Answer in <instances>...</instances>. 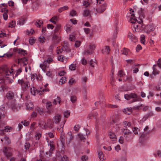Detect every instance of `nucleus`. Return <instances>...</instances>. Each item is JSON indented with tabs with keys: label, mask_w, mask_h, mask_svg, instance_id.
I'll return each instance as SVG.
<instances>
[{
	"label": "nucleus",
	"mask_w": 161,
	"mask_h": 161,
	"mask_svg": "<svg viewBox=\"0 0 161 161\" xmlns=\"http://www.w3.org/2000/svg\"><path fill=\"white\" fill-rule=\"evenodd\" d=\"M139 14V18L140 19V21H138L135 17L134 14L133 13L131 14V17L130 18V21L131 23L134 24L133 25V30L134 32H140L143 30L145 27V25L142 24V19L144 18V15L143 13V10L141 8L138 11Z\"/></svg>",
	"instance_id": "f257e3e1"
},
{
	"label": "nucleus",
	"mask_w": 161,
	"mask_h": 161,
	"mask_svg": "<svg viewBox=\"0 0 161 161\" xmlns=\"http://www.w3.org/2000/svg\"><path fill=\"white\" fill-rule=\"evenodd\" d=\"M61 26L60 25H57L54 30V33L52 35L53 41L55 42L59 43L61 40L60 34L61 32Z\"/></svg>",
	"instance_id": "f03ea898"
},
{
	"label": "nucleus",
	"mask_w": 161,
	"mask_h": 161,
	"mask_svg": "<svg viewBox=\"0 0 161 161\" xmlns=\"http://www.w3.org/2000/svg\"><path fill=\"white\" fill-rule=\"evenodd\" d=\"M61 119V117L60 115L57 114L55 115L53 118L52 120V123L51 122V120L49 119L47 120V124L44 125V127L45 129H46L47 127L49 128H52L53 126V123L57 124L60 121Z\"/></svg>",
	"instance_id": "7ed1b4c3"
},
{
	"label": "nucleus",
	"mask_w": 161,
	"mask_h": 161,
	"mask_svg": "<svg viewBox=\"0 0 161 161\" xmlns=\"http://www.w3.org/2000/svg\"><path fill=\"white\" fill-rule=\"evenodd\" d=\"M124 97L127 100H129L131 98H132L133 99L130 102V103L137 101H141L142 100L140 97H138L137 95L135 93H131L129 94H125L124 95Z\"/></svg>",
	"instance_id": "20e7f679"
},
{
	"label": "nucleus",
	"mask_w": 161,
	"mask_h": 161,
	"mask_svg": "<svg viewBox=\"0 0 161 161\" xmlns=\"http://www.w3.org/2000/svg\"><path fill=\"white\" fill-rule=\"evenodd\" d=\"M18 84L21 86L22 89L23 90H27L30 86L29 82L23 79L18 80Z\"/></svg>",
	"instance_id": "39448f33"
},
{
	"label": "nucleus",
	"mask_w": 161,
	"mask_h": 161,
	"mask_svg": "<svg viewBox=\"0 0 161 161\" xmlns=\"http://www.w3.org/2000/svg\"><path fill=\"white\" fill-rule=\"evenodd\" d=\"M53 61V59L52 58H48L47 60H45L43 62V64H41V68L42 70L45 72L46 69L48 67L49 64Z\"/></svg>",
	"instance_id": "423d86ee"
},
{
	"label": "nucleus",
	"mask_w": 161,
	"mask_h": 161,
	"mask_svg": "<svg viewBox=\"0 0 161 161\" xmlns=\"http://www.w3.org/2000/svg\"><path fill=\"white\" fill-rule=\"evenodd\" d=\"M96 46L94 44H90L87 49L83 53L84 55H86L87 53V54L90 55L93 53V51L94 50Z\"/></svg>",
	"instance_id": "0eeeda50"
},
{
	"label": "nucleus",
	"mask_w": 161,
	"mask_h": 161,
	"mask_svg": "<svg viewBox=\"0 0 161 161\" xmlns=\"http://www.w3.org/2000/svg\"><path fill=\"white\" fill-rule=\"evenodd\" d=\"M74 137V134L71 132H69L66 135V143L67 144H69L70 142L73 140Z\"/></svg>",
	"instance_id": "6e6552de"
},
{
	"label": "nucleus",
	"mask_w": 161,
	"mask_h": 161,
	"mask_svg": "<svg viewBox=\"0 0 161 161\" xmlns=\"http://www.w3.org/2000/svg\"><path fill=\"white\" fill-rule=\"evenodd\" d=\"M12 149L9 147H4V148L3 152L8 158H9L12 156L11 153Z\"/></svg>",
	"instance_id": "1a4fd4ad"
},
{
	"label": "nucleus",
	"mask_w": 161,
	"mask_h": 161,
	"mask_svg": "<svg viewBox=\"0 0 161 161\" xmlns=\"http://www.w3.org/2000/svg\"><path fill=\"white\" fill-rule=\"evenodd\" d=\"M148 107L147 106H145L142 104H140L139 105L135 106L133 108L135 110L142 109L143 111H146L148 109Z\"/></svg>",
	"instance_id": "9d476101"
},
{
	"label": "nucleus",
	"mask_w": 161,
	"mask_h": 161,
	"mask_svg": "<svg viewBox=\"0 0 161 161\" xmlns=\"http://www.w3.org/2000/svg\"><path fill=\"white\" fill-rule=\"evenodd\" d=\"M128 37L131 41L134 42H136L137 41V37L130 32H129L128 35Z\"/></svg>",
	"instance_id": "9b49d317"
},
{
	"label": "nucleus",
	"mask_w": 161,
	"mask_h": 161,
	"mask_svg": "<svg viewBox=\"0 0 161 161\" xmlns=\"http://www.w3.org/2000/svg\"><path fill=\"white\" fill-rule=\"evenodd\" d=\"M1 12H4L3 14V18L4 20H6L8 18V10L6 8H3L1 9Z\"/></svg>",
	"instance_id": "f8f14e48"
},
{
	"label": "nucleus",
	"mask_w": 161,
	"mask_h": 161,
	"mask_svg": "<svg viewBox=\"0 0 161 161\" xmlns=\"http://www.w3.org/2000/svg\"><path fill=\"white\" fill-rule=\"evenodd\" d=\"M4 73L6 75H9L11 74H12L13 73V69L11 68L9 69L6 66H5L4 69Z\"/></svg>",
	"instance_id": "ddd939ff"
},
{
	"label": "nucleus",
	"mask_w": 161,
	"mask_h": 161,
	"mask_svg": "<svg viewBox=\"0 0 161 161\" xmlns=\"http://www.w3.org/2000/svg\"><path fill=\"white\" fill-rule=\"evenodd\" d=\"M123 132L124 137L126 138L129 137L131 135V132L128 129H124L123 130Z\"/></svg>",
	"instance_id": "4468645a"
},
{
	"label": "nucleus",
	"mask_w": 161,
	"mask_h": 161,
	"mask_svg": "<svg viewBox=\"0 0 161 161\" xmlns=\"http://www.w3.org/2000/svg\"><path fill=\"white\" fill-rule=\"evenodd\" d=\"M107 4H104L101 5L98 9L97 12L99 13H102L106 9Z\"/></svg>",
	"instance_id": "2eb2a0df"
},
{
	"label": "nucleus",
	"mask_w": 161,
	"mask_h": 161,
	"mask_svg": "<svg viewBox=\"0 0 161 161\" xmlns=\"http://www.w3.org/2000/svg\"><path fill=\"white\" fill-rule=\"evenodd\" d=\"M14 96V93L12 91H8L6 94V97L8 100L12 99Z\"/></svg>",
	"instance_id": "dca6fc26"
},
{
	"label": "nucleus",
	"mask_w": 161,
	"mask_h": 161,
	"mask_svg": "<svg viewBox=\"0 0 161 161\" xmlns=\"http://www.w3.org/2000/svg\"><path fill=\"white\" fill-rule=\"evenodd\" d=\"M110 51V48L108 46H105L102 49V52L103 53L108 54L109 53Z\"/></svg>",
	"instance_id": "f3484780"
},
{
	"label": "nucleus",
	"mask_w": 161,
	"mask_h": 161,
	"mask_svg": "<svg viewBox=\"0 0 161 161\" xmlns=\"http://www.w3.org/2000/svg\"><path fill=\"white\" fill-rule=\"evenodd\" d=\"M27 108L28 110H31L33 107L32 103L30 101H27L26 104Z\"/></svg>",
	"instance_id": "a211bd4d"
},
{
	"label": "nucleus",
	"mask_w": 161,
	"mask_h": 161,
	"mask_svg": "<svg viewBox=\"0 0 161 161\" xmlns=\"http://www.w3.org/2000/svg\"><path fill=\"white\" fill-rule=\"evenodd\" d=\"M40 92L39 90H37L36 88L32 87L31 88V92L32 94L33 95H35Z\"/></svg>",
	"instance_id": "6ab92c4d"
},
{
	"label": "nucleus",
	"mask_w": 161,
	"mask_h": 161,
	"mask_svg": "<svg viewBox=\"0 0 161 161\" xmlns=\"http://www.w3.org/2000/svg\"><path fill=\"white\" fill-rule=\"evenodd\" d=\"M31 81H35L36 80L39 81V78L36 74H32L31 75Z\"/></svg>",
	"instance_id": "aec40b11"
},
{
	"label": "nucleus",
	"mask_w": 161,
	"mask_h": 161,
	"mask_svg": "<svg viewBox=\"0 0 161 161\" xmlns=\"http://www.w3.org/2000/svg\"><path fill=\"white\" fill-rule=\"evenodd\" d=\"M145 28L146 30L147 31V32H149L153 31L154 29V27L152 26L149 25L145 26Z\"/></svg>",
	"instance_id": "412c9836"
},
{
	"label": "nucleus",
	"mask_w": 161,
	"mask_h": 161,
	"mask_svg": "<svg viewBox=\"0 0 161 161\" xmlns=\"http://www.w3.org/2000/svg\"><path fill=\"white\" fill-rule=\"evenodd\" d=\"M19 60L22 62L24 66L25 65L27 64L28 59L27 58L24 57L23 58L19 59Z\"/></svg>",
	"instance_id": "4be33fe9"
},
{
	"label": "nucleus",
	"mask_w": 161,
	"mask_h": 161,
	"mask_svg": "<svg viewBox=\"0 0 161 161\" xmlns=\"http://www.w3.org/2000/svg\"><path fill=\"white\" fill-rule=\"evenodd\" d=\"M17 52L23 56H25L27 54V51L26 50H23L21 48L18 49L17 50Z\"/></svg>",
	"instance_id": "5701e85b"
},
{
	"label": "nucleus",
	"mask_w": 161,
	"mask_h": 161,
	"mask_svg": "<svg viewBox=\"0 0 161 161\" xmlns=\"http://www.w3.org/2000/svg\"><path fill=\"white\" fill-rule=\"evenodd\" d=\"M121 54L125 55H127L130 52L129 49L125 48H123L122 50L121 51Z\"/></svg>",
	"instance_id": "b1692460"
},
{
	"label": "nucleus",
	"mask_w": 161,
	"mask_h": 161,
	"mask_svg": "<svg viewBox=\"0 0 161 161\" xmlns=\"http://www.w3.org/2000/svg\"><path fill=\"white\" fill-rule=\"evenodd\" d=\"M48 85V84L47 83L44 86L45 87L44 88H41V95L43 93V92H49V90L48 88H47L46 87Z\"/></svg>",
	"instance_id": "393cba45"
},
{
	"label": "nucleus",
	"mask_w": 161,
	"mask_h": 161,
	"mask_svg": "<svg viewBox=\"0 0 161 161\" xmlns=\"http://www.w3.org/2000/svg\"><path fill=\"white\" fill-rule=\"evenodd\" d=\"M83 15L84 17H87L90 16V11L88 9H87L85 10L83 13Z\"/></svg>",
	"instance_id": "a878e982"
},
{
	"label": "nucleus",
	"mask_w": 161,
	"mask_h": 161,
	"mask_svg": "<svg viewBox=\"0 0 161 161\" xmlns=\"http://www.w3.org/2000/svg\"><path fill=\"white\" fill-rule=\"evenodd\" d=\"M156 65H154L153 67V73L154 75L158 74L159 73V71L156 69Z\"/></svg>",
	"instance_id": "bb28decb"
},
{
	"label": "nucleus",
	"mask_w": 161,
	"mask_h": 161,
	"mask_svg": "<svg viewBox=\"0 0 161 161\" xmlns=\"http://www.w3.org/2000/svg\"><path fill=\"white\" fill-rule=\"evenodd\" d=\"M131 108H127L126 109H124L123 112L126 114H129L131 113Z\"/></svg>",
	"instance_id": "cd10ccee"
},
{
	"label": "nucleus",
	"mask_w": 161,
	"mask_h": 161,
	"mask_svg": "<svg viewBox=\"0 0 161 161\" xmlns=\"http://www.w3.org/2000/svg\"><path fill=\"white\" fill-rule=\"evenodd\" d=\"M4 141H5V142L6 143L9 144L10 143V140L8 136H5L3 138Z\"/></svg>",
	"instance_id": "c85d7f7f"
},
{
	"label": "nucleus",
	"mask_w": 161,
	"mask_h": 161,
	"mask_svg": "<svg viewBox=\"0 0 161 161\" xmlns=\"http://www.w3.org/2000/svg\"><path fill=\"white\" fill-rule=\"evenodd\" d=\"M68 8H69L68 6H65L59 8L58 9V11L59 12L61 13L65 10H67Z\"/></svg>",
	"instance_id": "c756f323"
},
{
	"label": "nucleus",
	"mask_w": 161,
	"mask_h": 161,
	"mask_svg": "<svg viewBox=\"0 0 161 161\" xmlns=\"http://www.w3.org/2000/svg\"><path fill=\"white\" fill-rule=\"evenodd\" d=\"M145 36L143 35H142L141 36H140L141 42L144 45H145Z\"/></svg>",
	"instance_id": "7c9ffc66"
},
{
	"label": "nucleus",
	"mask_w": 161,
	"mask_h": 161,
	"mask_svg": "<svg viewBox=\"0 0 161 161\" xmlns=\"http://www.w3.org/2000/svg\"><path fill=\"white\" fill-rule=\"evenodd\" d=\"M57 102H58L59 104L61 102V98L58 96L57 98L54 100L53 102V104H54L56 105L57 104Z\"/></svg>",
	"instance_id": "2f4dec72"
},
{
	"label": "nucleus",
	"mask_w": 161,
	"mask_h": 161,
	"mask_svg": "<svg viewBox=\"0 0 161 161\" xmlns=\"http://www.w3.org/2000/svg\"><path fill=\"white\" fill-rule=\"evenodd\" d=\"M12 55V53H8L6 54H4L3 56H0V58L4 57H7V58H9L11 57Z\"/></svg>",
	"instance_id": "473e14b6"
},
{
	"label": "nucleus",
	"mask_w": 161,
	"mask_h": 161,
	"mask_svg": "<svg viewBox=\"0 0 161 161\" xmlns=\"http://www.w3.org/2000/svg\"><path fill=\"white\" fill-rule=\"evenodd\" d=\"M12 128L11 127L7 126L5 127L4 129L3 130V132H9L11 131Z\"/></svg>",
	"instance_id": "72a5a7b5"
},
{
	"label": "nucleus",
	"mask_w": 161,
	"mask_h": 161,
	"mask_svg": "<svg viewBox=\"0 0 161 161\" xmlns=\"http://www.w3.org/2000/svg\"><path fill=\"white\" fill-rule=\"evenodd\" d=\"M132 131L135 134L137 135L140 132V129L136 127H134L132 128Z\"/></svg>",
	"instance_id": "f704fd0d"
},
{
	"label": "nucleus",
	"mask_w": 161,
	"mask_h": 161,
	"mask_svg": "<svg viewBox=\"0 0 161 161\" xmlns=\"http://www.w3.org/2000/svg\"><path fill=\"white\" fill-rule=\"evenodd\" d=\"M65 122V121H64L63 122V124H62L60 125V128H58L57 129L60 132H62L63 130V127L64 126V124Z\"/></svg>",
	"instance_id": "c9c22d12"
},
{
	"label": "nucleus",
	"mask_w": 161,
	"mask_h": 161,
	"mask_svg": "<svg viewBox=\"0 0 161 161\" xmlns=\"http://www.w3.org/2000/svg\"><path fill=\"white\" fill-rule=\"evenodd\" d=\"M34 32V30L33 29H31L30 30L26 31V33L29 36L32 35Z\"/></svg>",
	"instance_id": "e433bc0d"
},
{
	"label": "nucleus",
	"mask_w": 161,
	"mask_h": 161,
	"mask_svg": "<svg viewBox=\"0 0 161 161\" xmlns=\"http://www.w3.org/2000/svg\"><path fill=\"white\" fill-rule=\"evenodd\" d=\"M29 43L31 45H32L35 42V39L33 37H31L29 40Z\"/></svg>",
	"instance_id": "4c0bfd02"
},
{
	"label": "nucleus",
	"mask_w": 161,
	"mask_h": 161,
	"mask_svg": "<svg viewBox=\"0 0 161 161\" xmlns=\"http://www.w3.org/2000/svg\"><path fill=\"white\" fill-rule=\"evenodd\" d=\"M123 123V126L125 127H129L131 125V123L130 122L127 121L124 122Z\"/></svg>",
	"instance_id": "58836bf2"
},
{
	"label": "nucleus",
	"mask_w": 161,
	"mask_h": 161,
	"mask_svg": "<svg viewBox=\"0 0 161 161\" xmlns=\"http://www.w3.org/2000/svg\"><path fill=\"white\" fill-rule=\"evenodd\" d=\"M109 137L111 139H114L116 138V135L114 133L110 132L109 134Z\"/></svg>",
	"instance_id": "ea45409f"
},
{
	"label": "nucleus",
	"mask_w": 161,
	"mask_h": 161,
	"mask_svg": "<svg viewBox=\"0 0 161 161\" xmlns=\"http://www.w3.org/2000/svg\"><path fill=\"white\" fill-rule=\"evenodd\" d=\"M70 100L72 103H74L76 100V97L75 96H72L70 97Z\"/></svg>",
	"instance_id": "a19ab883"
},
{
	"label": "nucleus",
	"mask_w": 161,
	"mask_h": 161,
	"mask_svg": "<svg viewBox=\"0 0 161 161\" xmlns=\"http://www.w3.org/2000/svg\"><path fill=\"white\" fill-rule=\"evenodd\" d=\"M78 136L80 140L81 141H83L84 142V140L85 139V138L83 134L79 133L78 134Z\"/></svg>",
	"instance_id": "79ce46f5"
},
{
	"label": "nucleus",
	"mask_w": 161,
	"mask_h": 161,
	"mask_svg": "<svg viewBox=\"0 0 161 161\" xmlns=\"http://www.w3.org/2000/svg\"><path fill=\"white\" fill-rule=\"evenodd\" d=\"M66 81V78L65 77H63L60 79L59 80V83H61V84H64Z\"/></svg>",
	"instance_id": "37998d69"
},
{
	"label": "nucleus",
	"mask_w": 161,
	"mask_h": 161,
	"mask_svg": "<svg viewBox=\"0 0 161 161\" xmlns=\"http://www.w3.org/2000/svg\"><path fill=\"white\" fill-rule=\"evenodd\" d=\"M98 156L100 160H103L104 159L103 158V152H99L98 153Z\"/></svg>",
	"instance_id": "c03bdc74"
},
{
	"label": "nucleus",
	"mask_w": 161,
	"mask_h": 161,
	"mask_svg": "<svg viewBox=\"0 0 161 161\" xmlns=\"http://www.w3.org/2000/svg\"><path fill=\"white\" fill-rule=\"evenodd\" d=\"M76 14L77 13L76 11L74 10H71L70 12V15L72 17L76 16Z\"/></svg>",
	"instance_id": "a18cd8bd"
},
{
	"label": "nucleus",
	"mask_w": 161,
	"mask_h": 161,
	"mask_svg": "<svg viewBox=\"0 0 161 161\" xmlns=\"http://www.w3.org/2000/svg\"><path fill=\"white\" fill-rule=\"evenodd\" d=\"M22 71V69L21 68L19 69L17 71L16 73L15 74L14 77H17L20 74L21 72Z\"/></svg>",
	"instance_id": "49530a36"
},
{
	"label": "nucleus",
	"mask_w": 161,
	"mask_h": 161,
	"mask_svg": "<svg viewBox=\"0 0 161 161\" xmlns=\"http://www.w3.org/2000/svg\"><path fill=\"white\" fill-rule=\"evenodd\" d=\"M76 65L75 64H71L69 66V69L71 70H74L75 69Z\"/></svg>",
	"instance_id": "de8ad7c7"
},
{
	"label": "nucleus",
	"mask_w": 161,
	"mask_h": 161,
	"mask_svg": "<svg viewBox=\"0 0 161 161\" xmlns=\"http://www.w3.org/2000/svg\"><path fill=\"white\" fill-rule=\"evenodd\" d=\"M60 160L61 161H68L69 159L66 155H64L62 158H61Z\"/></svg>",
	"instance_id": "09e8293b"
},
{
	"label": "nucleus",
	"mask_w": 161,
	"mask_h": 161,
	"mask_svg": "<svg viewBox=\"0 0 161 161\" xmlns=\"http://www.w3.org/2000/svg\"><path fill=\"white\" fill-rule=\"evenodd\" d=\"M71 26L68 25L65 28V29L67 33L71 31Z\"/></svg>",
	"instance_id": "8fccbe9b"
},
{
	"label": "nucleus",
	"mask_w": 161,
	"mask_h": 161,
	"mask_svg": "<svg viewBox=\"0 0 161 161\" xmlns=\"http://www.w3.org/2000/svg\"><path fill=\"white\" fill-rule=\"evenodd\" d=\"M53 41V42L52 43V44H51V45L50 46V47H49V49L50 50H53V49L54 48V47H55V45L57 44V43H57V42H55L54 41Z\"/></svg>",
	"instance_id": "3c124183"
},
{
	"label": "nucleus",
	"mask_w": 161,
	"mask_h": 161,
	"mask_svg": "<svg viewBox=\"0 0 161 161\" xmlns=\"http://www.w3.org/2000/svg\"><path fill=\"white\" fill-rule=\"evenodd\" d=\"M81 43V42L80 41H76L75 42V46L76 47H78L80 46Z\"/></svg>",
	"instance_id": "603ef678"
},
{
	"label": "nucleus",
	"mask_w": 161,
	"mask_h": 161,
	"mask_svg": "<svg viewBox=\"0 0 161 161\" xmlns=\"http://www.w3.org/2000/svg\"><path fill=\"white\" fill-rule=\"evenodd\" d=\"M124 75V73L122 70H120L119 71L118 74V75L119 77H122Z\"/></svg>",
	"instance_id": "864d4df0"
},
{
	"label": "nucleus",
	"mask_w": 161,
	"mask_h": 161,
	"mask_svg": "<svg viewBox=\"0 0 161 161\" xmlns=\"http://www.w3.org/2000/svg\"><path fill=\"white\" fill-rule=\"evenodd\" d=\"M70 112L68 111H66L64 112V115L65 117L67 118L70 115Z\"/></svg>",
	"instance_id": "5fc2aeb1"
},
{
	"label": "nucleus",
	"mask_w": 161,
	"mask_h": 161,
	"mask_svg": "<svg viewBox=\"0 0 161 161\" xmlns=\"http://www.w3.org/2000/svg\"><path fill=\"white\" fill-rule=\"evenodd\" d=\"M56 158L59 160H60L61 158V156L60 154V152H58L56 154Z\"/></svg>",
	"instance_id": "6e6d98bb"
},
{
	"label": "nucleus",
	"mask_w": 161,
	"mask_h": 161,
	"mask_svg": "<svg viewBox=\"0 0 161 161\" xmlns=\"http://www.w3.org/2000/svg\"><path fill=\"white\" fill-rule=\"evenodd\" d=\"M80 128V126L79 125H75L74 128V130L76 131H78Z\"/></svg>",
	"instance_id": "4d7b16f0"
},
{
	"label": "nucleus",
	"mask_w": 161,
	"mask_h": 161,
	"mask_svg": "<svg viewBox=\"0 0 161 161\" xmlns=\"http://www.w3.org/2000/svg\"><path fill=\"white\" fill-rule=\"evenodd\" d=\"M108 108H116L118 107V106L116 105H112L110 104H108Z\"/></svg>",
	"instance_id": "13d9d810"
},
{
	"label": "nucleus",
	"mask_w": 161,
	"mask_h": 161,
	"mask_svg": "<svg viewBox=\"0 0 161 161\" xmlns=\"http://www.w3.org/2000/svg\"><path fill=\"white\" fill-rule=\"evenodd\" d=\"M21 123L24 126H27V125H28L29 124V122L28 121H26V120H25L24 121H22Z\"/></svg>",
	"instance_id": "bf43d9fd"
},
{
	"label": "nucleus",
	"mask_w": 161,
	"mask_h": 161,
	"mask_svg": "<svg viewBox=\"0 0 161 161\" xmlns=\"http://www.w3.org/2000/svg\"><path fill=\"white\" fill-rule=\"evenodd\" d=\"M15 21H12L11 22L9 23V27H13L15 26Z\"/></svg>",
	"instance_id": "052dcab7"
},
{
	"label": "nucleus",
	"mask_w": 161,
	"mask_h": 161,
	"mask_svg": "<svg viewBox=\"0 0 161 161\" xmlns=\"http://www.w3.org/2000/svg\"><path fill=\"white\" fill-rule=\"evenodd\" d=\"M52 105V103L51 102H48L46 103V107L48 109L50 108Z\"/></svg>",
	"instance_id": "680f3d73"
},
{
	"label": "nucleus",
	"mask_w": 161,
	"mask_h": 161,
	"mask_svg": "<svg viewBox=\"0 0 161 161\" xmlns=\"http://www.w3.org/2000/svg\"><path fill=\"white\" fill-rule=\"evenodd\" d=\"M35 138L36 140H39L40 138V133L38 132L36 133L35 135Z\"/></svg>",
	"instance_id": "e2e57ef3"
},
{
	"label": "nucleus",
	"mask_w": 161,
	"mask_h": 161,
	"mask_svg": "<svg viewBox=\"0 0 161 161\" xmlns=\"http://www.w3.org/2000/svg\"><path fill=\"white\" fill-rule=\"evenodd\" d=\"M8 5L10 6L13 7L14 6V2L12 0L9 1L8 3Z\"/></svg>",
	"instance_id": "0e129e2a"
},
{
	"label": "nucleus",
	"mask_w": 161,
	"mask_h": 161,
	"mask_svg": "<svg viewBox=\"0 0 161 161\" xmlns=\"http://www.w3.org/2000/svg\"><path fill=\"white\" fill-rule=\"evenodd\" d=\"M25 147L26 149H28L30 147V144L28 142H26L25 145Z\"/></svg>",
	"instance_id": "69168bd1"
},
{
	"label": "nucleus",
	"mask_w": 161,
	"mask_h": 161,
	"mask_svg": "<svg viewBox=\"0 0 161 161\" xmlns=\"http://www.w3.org/2000/svg\"><path fill=\"white\" fill-rule=\"evenodd\" d=\"M82 81H83V82H84L82 83V84H84V85H85L86 84V81H87V78L86 77H83L82 78Z\"/></svg>",
	"instance_id": "338daca9"
},
{
	"label": "nucleus",
	"mask_w": 161,
	"mask_h": 161,
	"mask_svg": "<svg viewBox=\"0 0 161 161\" xmlns=\"http://www.w3.org/2000/svg\"><path fill=\"white\" fill-rule=\"evenodd\" d=\"M142 49V47L140 45H138L136 47V50L137 52H138L140 50Z\"/></svg>",
	"instance_id": "774afa93"
}]
</instances>
